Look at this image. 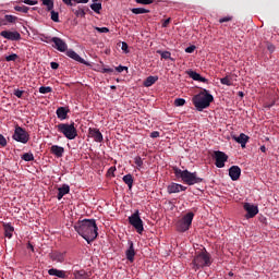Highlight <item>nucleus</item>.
Listing matches in <instances>:
<instances>
[{"instance_id":"10","label":"nucleus","mask_w":279,"mask_h":279,"mask_svg":"<svg viewBox=\"0 0 279 279\" xmlns=\"http://www.w3.org/2000/svg\"><path fill=\"white\" fill-rule=\"evenodd\" d=\"M43 5H46L47 11L51 14V21L54 23H60V14L53 11V0H41Z\"/></svg>"},{"instance_id":"49","label":"nucleus","mask_w":279,"mask_h":279,"mask_svg":"<svg viewBox=\"0 0 279 279\" xmlns=\"http://www.w3.org/2000/svg\"><path fill=\"white\" fill-rule=\"evenodd\" d=\"M116 71H118V73H123V71H128V66L119 65L116 68Z\"/></svg>"},{"instance_id":"33","label":"nucleus","mask_w":279,"mask_h":279,"mask_svg":"<svg viewBox=\"0 0 279 279\" xmlns=\"http://www.w3.org/2000/svg\"><path fill=\"white\" fill-rule=\"evenodd\" d=\"M90 9L93 10V12H96V14H99L101 12V2L92 3Z\"/></svg>"},{"instance_id":"41","label":"nucleus","mask_w":279,"mask_h":279,"mask_svg":"<svg viewBox=\"0 0 279 279\" xmlns=\"http://www.w3.org/2000/svg\"><path fill=\"white\" fill-rule=\"evenodd\" d=\"M184 104H186V100L184 98L174 99V106H177V107L184 106Z\"/></svg>"},{"instance_id":"15","label":"nucleus","mask_w":279,"mask_h":279,"mask_svg":"<svg viewBox=\"0 0 279 279\" xmlns=\"http://www.w3.org/2000/svg\"><path fill=\"white\" fill-rule=\"evenodd\" d=\"M66 253H62L60 251H52L49 253V258L52 259L53 263H64Z\"/></svg>"},{"instance_id":"44","label":"nucleus","mask_w":279,"mask_h":279,"mask_svg":"<svg viewBox=\"0 0 279 279\" xmlns=\"http://www.w3.org/2000/svg\"><path fill=\"white\" fill-rule=\"evenodd\" d=\"M135 1L142 5H151V3H154V0H135Z\"/></svg>"},{"instance_id":"29","label":"nucleus","mask_w":279,"mask_h":279,"mask_svg":"<svg viewBox=\"0 0 279 279\" xmlns=\"http://www.w3.org/2000/svg\"><path fill=\"white\" fill-rule=\"evenodd\" d=\"M122 180L124 184L129 186V189H132L134 184V177H132V174H125Z\"/></svg>"},{"instance_id":"46","label":"nucleus","mask_w":279,"mask_h":279,"mask_svg":"<svg viewBox=\"0 0 279 279\" xmlns=\"http://www.w3.org/2000/svg\"><path fill=\"white\" fill-rule=\"evenodd\" d=\"M7 145H8V140H5V136H3V134H0V146L7 147Z\"/></svg>"},{"instance_id":"45","label":"nucleus","mask_w":279,"mask_h":279,"mask_svg":"<svg viewBox=\"0 0 279 279\" xmlns=\"http://www.w3.org/2000/svg\"><path fill=\"white\" fill-rule=\"evenodd\" d=\"M232 15H227L225 17H220L219 19V23H230V21H232Z\"/></svg>"},{"instance_id":"47","label":"nucleus","mask_w":279,"mask_h":279,"mask_svg":"<svg viewBox=\"0 0 279 279\" xmlns=\"http://www.w3.org/2000/svg\"><path fill=\"white\" fill-rule=\"evenodd\" d=\"M23 90L21 89H14L13 95H15V97H17V99H21V97H23Z\"/></svg>"},{"instance_id":"59","label":"nucleus","mask_w":279,"mask_h":279,"mask_svg":"<svg viewBox=\"0 0 279 279\" xmlns=\"http://www.w3.org/2000/svg\"><path fill=\"white\" fill-rule=\"evenodd\" d=\"M27 250H31L32 252H34V246L29 242L27 243Z\"/></svg>"},{"instance_id":"13","label":"nucleus","mask_w":279,"mask_h":279,"mask_svg":"<svg viewBox=\"0 0 279 279\" xmlns=\"http://www.w3.org/2000/svg\"><path fill=\"white\" fill-rule=\"evenodd\" d=\"M0 36L2 38H5L7 40H12V41H16V40H21V33H19V31H2L0 33Z\"/></svg>"},{"instance_id":"30","label":"nucleus","mask_w":279,"mask_h":279,"mask_svg":"<svg viewBox=\"0 0 279 279\" xmlns=\"http://www.w3.org/2000/svg\"><path fill=\"white\" fill-rule=\"evenodd\" d=\"M74 278L75 279H88V274L85 270H75Z\"/></svg>"},{"instance_id":"37","label":"nucleus","mask_w":279,"mask_h":279,"mask_svg":"<svg viewBox=\"0 0 279 279\" xmlns=\"http://www.w3.org/2000/svg\"><path fill=\"white\" fill-rule=\"evenodd\" d=\"M220 83L223 84V86H232V78L230 76H226L220 78Z\"/></svg>"},{"instance_id":"11","label":"nucleus","mask_w":279,"mask_h":279,"mask_svg":"<svg viewBox=\"0 0 279 279\" xmlns=\"http://www.w3.org/2000/svg\"><path fill=\"white\" fill-rule=\"evenodd\" d=\"M50 40L53 43L52 47L57 49V51H61V53H64V51L69 49L66 41L60 37H52Z\"/></svg>"},{"instance_id":"26","label":"nucleus","mask_w":279,"mask_h":279,"mask_svg":"<svg viewBox=\"0 0 279 279\" xmlns=\"http://www.w3.org/2000/svg\"><path fill=\"white\" fill-rule=\"evenodd\" d=\"M49 276H56V278L65 279L66 278V271L60 270L57 268H50L48 270Z\"/></svg>"},{"instance_id":"58","label":"nucleus","mask_w":279,"mask_h":279,"mask_svg":"<svg viewBox=\"0 0 279 279\" xmlns=\"http://www.w3.org/2000/svg\"><path fill=\"white\" fill-rule=\"evenodd\" d=\"M169 23H171V19L165 20V22L162 23V27H167V25H169Z\"/></svg>"},{"instance_id":"53","label":"nucleus","mask_w":279,"mask_h":279,"mask_svg":"<svg viewBox=\"0 0 279 279\" xmlns=\"http://www.w3.org/2000/svg\"><path fill=\"white\" fill-rule=\"evenodd\" d=\"M50 66H51V69L53 70V71H56V70H58L59 68H60V64L58 63V62H51L50 63Z\"/></svg>"},{"instance_id":"62","label":"nucleus","mask_w":279,"mask_h":279,"mask_svg":"<svg viewBox=\"0 0 279 279\" xmlns=\"http://www.w3.org/2000/svg\"><path fill=\"white\" fill-rule=\"evenodd\" d=\"M110 88H111V90H117V86H114V85H111Z\"/></svg>"},{"instance_id":"18","label":"nucleus","mask_w":279,"mask_h":279,"mask_svg":"<svg viewBox=\"0 0 279 279\" xmlns=\"http://www.w3.org/2000/svg\"><path fill=\"white\" fill-rule=\"evenodd\" d=\"M167 191L169 195H171L173 193H180L182 191H186V186L178 183H171L170 185L167 186Z\"/></svg>"},{"instance_id":"8","label":"nucleus","mask_w":279,"mask_h":279,"mask_svg":"<svg viewBox=\"0 0 279 279\" xmlns=\"http://www.w3.org/2000/svg\"><path fill=\"white\" fill-rule=\"evenodd\" d=\"M12 138L17 143H22L23 145H26V143H29V133H27L25 129L21 126H16L12 135Z\"/></svg>"},{"instance_id":"56","label":"nucleus","mask_w":279,"mask_h":279,"mask_svg":"<svg viewBox=\"0 0 279 279\" xmlns=\"http://www.w3.org/2000/svg\"><path fill=\"white\" fill-rule=\"evenodd\" d=\"M63 3H65V5H75V3L73 2V0H63Z\"/></svg>"},{"instance_id":"21","label":"nucleus","mask_w":279,"mask_h":279,"mask_svg":"<svg viewBox=\"0 0 279 279\" xmlns=\"http://www.w3.org/2000/svg\"><path fill=\"white\" fill-rule=\"evenodd\" d=\"M69 112H71L69 107H59L56 111V114L58 119H60V121H64L65 119H68Z\"/></svg>"},{"instance_id":"14","label":"nucleus","mask_w":279,"mask_h":279,"mask_svg":"<svg viewBox=\"0 0 279 279\" xmlns=\"http://www.w3.org/2000/svg\"><path fill=\"white\" fill-rule=\"evenodd\" d=\"M65 54L75 62H80V64H85V66H88V62L84 60V58L80 57V54H77V52H75L73 49L66 50Z\"/></svg>"},{"instance_id":"36","label":"nucleus","mask_w":279,"mask_h":279,"mask_svg":"<svg viewBox=\"0 0 279 279\" xmlns=\"http://www.w3.org/2000/svg\"><path fill=\"white\" fill-rule=\"evenodd\" d=\"M22 160H25V162H32L34 160V154L33 153H25L22 156Z\"/></svg>"},{"instance_id":"5","label":"nucleus","mask_w":279,"mask_h":279,"mask_svg":"<svg viewBox=\"0 0 279 279\" xmlns=\"http://www.w3.org/2000/svg\"><path fill=\"white\" fill-rule=\"evenodd\" d=\"M192 265L195 271H197V269H204V267H210V265H213V262H210V254L206 251L201 252L194 257Z\"/></svg>"},{"instance_id":"24","label":"nucleus","mask_w":279,"mask_h":279,"mask_svg":"<svg viewBox=\"0 0 279 279\" xmlns=\"http://www.w3.org/2000/svg\"><path fill=\"white\" fill-rule=\"evenodd\" d=\"M50 154L56 156V158H62V156H64V147L59 145H52L50 147Z\"/></svg>"},{"instance_id":"25","label":"nucleus","mask_w":279,"mask_h":279,"mask_svg":"<svg viewBox=\"0 0 279 279\" xmlns=\"http://www.w3.org/2000/svg\"><path fill=\"white\" fill-rule=\"evenodd\" d=\"M58 191L57 199H62L64 195H69V193H71V186H69V184H63L58 189Z\"/></svg>"},{"instance_id":"35","label":"nucleus","mask_w":279,"mask_h":279,"mask_svg":"<svg viewBox=\"0 0 279 279\" xmlns=\"http://www.w3.org/2000/svg\"><path fill=\"white\" fill-rule=\"evenodd\" d=\"M157 53H158L163 60H171V52H170V51L157 50Z\"/></svg>"},{"instance_id":"55","label":"nucleus","mask_w":279,"mask_h":279,"mask_svg":"<svg viewBox=\"0 0 279 279\" xmlns=\"http://www.w3.org/2000/svg\"><path fill=\"white\" fill-rule=\"evenodd\" d=\"M102 73H114V69L112 68H104Z\"/></svg>"},{"instance_id":"28","label":"nucleus","mask_w":279,"mask_h":279,"mask_svg":"<svg viewBox=\"0 0 279 279\" xmlns=\"http://www.w3.org/2000/svg\"><path fill=\"white\" fill-rule=\"evenodd\" d=\"M158 82V76H148L145 81H144V86L146 88H149V86H154L155 83Z\"/></svg>"},{"instance_id":"22","label":"nucleus","mask_w":279,"mask_h":279,"mask_svg":"<svg viewBox=\"0 0 279 279\" xmlns=\"http://www.w3.org/2000/svg\"><path fill=\"white\" fill-rule=\"evenodd\" d=\"M19 21V17L15 15H3V20H0V26L14 25Z\"/></svg>"},{"instance_id":"23","label":"nucleus","mask_w":279,"mask_h":279,"mask_svg":"<svg viewBox=\"0 0 279 279\" xmlns=\"http://www.w3.org/2000/svg\"><path fill=\"white\" fill-rule=\"evenodd\" d=\"M187 75H189V77L194 80V82H203L204 84H206V82H208V78L203 77L199 73H197L193 70L187 71Z\"/></svg>"},{"instance_id":"40","label":"nucleus","mask_w":279,"mask_h":279,"mask_svg":"<svg viewBox=\"0 0 279 279\" xmlns=\"http://www.w3.org/2000/svg\"><path fill=\"white\" fill-rule=\"evenodd\" d=\"M17 58H19V54L12 53V54L5 57V61L7 62H14V61H16Z\"/></svg>"},{"instance_id":"19","label":"nucleus","mask_w":279,"mask_h":279,"mask_svg":"<svg viewBox=\"0 0 279 279\" xmlns=\"http://www.w3.org/2000/svg\"><path fill=\"white\" fill-rule=\"evenodd\" d=\"M232 140L239 143L241 148L244 149L245 145H247V141H250V136L245 135V133H241L239 136L233 135Z\"/></svg>"},{"instance_id":"20","label":"nucleus","mask_w":279,"mask_h":279,"mask_svg":"<svg viewBox=\"0 0 279 279\" xmlns=\"http://www.w3.org/2000/svg\"><path fill=\"white\" fill-rule=\"evenodd\" d=\"M89 136L94 138L95 143L104 142V134H101L99 129H89Z\"/></svg>"},{"instance_id":"7","label":"nucleus","mask_w":279,"mask_h":279,"mask_svg":"<svg viewBox=\"0 0 279 279\" xmlns=\"http://www.w3.org/2000/svg\"><path fill=\"white\" fill-rule=\"evenodd\" d=\"M193 217H195V214H193L192 211L183 216L182 219L177 222L178 232L189 231L193 223Z\"/></svg>"},{"instance_id":"39","label":"nucleus","mask_w":279,"mask_h":279,"mask_svg":"<svg viewBox=\"0 0 279 279\" xmlns=\"http://www.w3.org/2000/svg\"><path fill=\"white\" fill-rule=\"evenodd\" d=\"M134 162H135L137 169H141L143 167V158H141V156H136L134 158Z\"/></svg>"},{"instance_id":"3","label":"nucleus","mask_w":279,"mask_h":279,"mask_svg":"<svg viewBox=\"0 0 279 279\" xmlns=\"http://www.w3.org/2000/svg\"><path fill=\"white\" fill-rule=\"evenodd\" d=\"M175 178H179L187 184L189 186H193L194 184H202L204 182L203 178L197 177V172H191L189 170H182L178 167L173 168Z\"/></svg>"},{"instance_id":"48","label":"nucleus","mask_w":279,"mask_h":279,"mask_svg":"<svg viewBox=\"0 0 279 279\" xmlns=\"http://www.w3.org/2000/svg\"><path fill=\"white\" fill-rule=\"evenodd\" d=\"M23 3H26V5H36L38 1L36 0H24Z\"/></svg>"},{"instance_id":"2","label":"nucleus","mask_w":279,"mask_h":279,"mask_svg":"<svg viewBox=\"0 0 279 279\" xmlns=\"http://www.w3.org/2000/svg\"><path fill=\"white\" fill-rule=\"evenodd\" d=\"M215 101V97L207 92V89H203V92L196 94L192 98V102L195 106L196 110L198 112H202V110H206V108H210V104Z\"/></svg>"},{"instance_id":"61","label":"nucleus","mask_w":279,"mask_h":279,"mask_svg":"<svg viewBox=\"0 0 279 279\" xmlns=\"http://www.w3.org/2000/svg\"><path fill=\"white\" fill-rule=\"evenodd\" d=\"M3 11H0V21H3Z\"/></svg>"},{"instance_id":"57","label":"nucleus","mask_w":279,"mask_h":279,"mask_svg":"<svg viewBox=\"0 0 279 279\" xmlns=\"http://www.w3.org/2000/svg\"><path fill=\"white\" fill-rule=\"evenodd\" d=\"M74 5H77V3H88V0H73Z\"/></svg>"},{"instance_id":"4","label":"nucleus","mask_w":279,"mask_h":279,"mask_svg":"<svg viewBox=\"0 0 279 279\" xmlns=\"http://www.w3.org/2000/svg\"><path fill=\"white\" fill-rule=\"evenodd\" d=\"M58 132L63 134L68 141H75L77 138V129L75 128V122L60 123L57 125Z\"/></svg>"},{"instance_id":"63","label":"nucleus","mask_w":279,"mask_h":279,"mask_svg":"<svg viewBox=\"0 0 279 279\" xmlns=\"http://www.w3.org/2000/svg\"><path fill=\"white\" fill-rule=\"evenodd\" d=\"M243 96H244L243 92H239V97H243Z\"/></svg>"},{"instance_id":"16","label":"nucleus","mask_w":279,"mask_h":279,"mask_svg":"<svg viewBox=\"0 0 279 279\" xmlns=\"http://www.w3.org/2000/svg\"><path fill=\"white\" fill-rule=\"evenodd\" d=\"M128 245L129 248L125 251V256L130 263H133L134 257L136 256V251H134V242L132 240H129Z\"/></svg>"},{"instance_id":"1","label":"nucleus","mask_w":279,"mask_h":279,"mask_svg":"<svg viewBox=\"0 0 279 279\" xmlns=\"http://www.w3.org/2000/svg\"><path fill=\"white\" fill-rule=\"evenodd\" d=\"M74 230L88 244L93 243V241L99 236V233L97 232L99 228L97 227V221L95 219L78 220L74 225Z\"/></svg>"},{"instance_id":"32","label":"nucleus","mask_w":279,"mask_h":279,"mask_svg":"<svg viewBox=\"0 0 279 279\" xmlns=\"http://www.w3.org/2000/svg\"><path fill=\"white\" fill-rule=\"evenodd\" d=\"M72 12H74L75 16L84 19L86 16V11H84L83 8L73 9Z\"/></svg>"},{"instance_id":"42","label":"nucleus","mask_w":279,"mask_h":279,"mask_svg":"<svg viewBox=\"0 0 279 279\" xmlns=\"http://www.w3.org/2000/svg\"><path fill=\"white\" fill-rule=\"evenodd\" d=\"M96 32H98L99 34H108V32H110L109 27H95Z\"/></svg>"},{"instance_id":"27","label":"nucleus","mask_w":279,"mask_h":279,"mask_svg":"<svg viewBox=\"0 0 279 279\" xmlns=\"http://www.w3.org/2000/svg\"><path fill=\"white\" fill-rule=\"evenodd\" d=\"M3 228H4V236H7V239H12L14 227L11 223H4Z\"/></svg>"},{"instance_id":"51","label":"nucleus","mask_w":279,"mask_h":279,"mask_svg":"<svg viewBox=\"0 0 279 279\" xmlns=\"http://www.w3.org/2000/svg\"><path fill=\"white\" fill-rule=\"evenodd\" d=\"M267 49L268 51H270V53H274V51H276V46H274L272 44H267Z\"/></svg>"},{"instance_id":"12","label":"nucleus","mask_w":279,"mask_h":279,"mask_svg":"<svg viewBox=\"0 0 279 279\" xmlns=\"http://www.w3.org/2000/svg\"><path fill=\"white\" fill-rule=\"evenodd\" d=\"M243 208L246 211V219H254V216L258 215V206L252 203H244Z\"/></svg>"},{"instance_id":"64","label":"nucleus","mask_w":279,"mask_h":279,"mask_svg":"<svg viewBox=\"0 0 279 279\" xmlns=\"http://www.w3.org/2000/svg\"><path fill=\"white\" fill-rule=\"evenodd\" d=\"M229 276H234V272H233V271H230V272H229Z\"/></svg>"},{"instance_id":"6","label":"nucleus","mask_w":279,"mask_h":279,"mask_svg":"<svg viewBox=\"0 0 279 279\" xmlns=\"http://www.w3.org/2000/svg\"><path fill=\"white\" fill-rule=\"evenodd\" d=\"M129 223L130 226H133L137 234H143V232H145L143 219H141V211H138V209H136L134 214L129 217Z\"/></svg>"},{"instance_id":"50","label":"nucleus","mask_w":279,"mask_h":279,"mask_svg":"<svg viewBox=\"0 0 279 279\" xmlns=\"http://www.w3.org/2000/svg\"><path fill=\"white\" fill-rule=\"evenodd\" d=\"M129 49V46H128V43L123 41L122 43V51H124L125 53H130V50Z\"/></svg>"},{"instance_id":"31","label":"nucleus","mask_w":279,"mask_h":279,"mask_svg":"<svg viewBox=\"0 0 279 279\" xmlns=\"http://www.w3.org/2000/svg\"><path fill=\"white\" fill-rule=\"evenodd\" d=\"M132 14H149V10L145 8H133L131 9Z\"/></svg>"},{"instance_id":"9","label":"nucleus","mask_w":279,"mask_h":279,"mask_svg":"<svg viewBox=\"0 0 279 279\" xmlns=\"http://www.w3.org/2000/svg\"><path fill=\"white\" fill-rule=\"evenodd\" d=\"M214 159L216 160L215 165L218 169H223V167H226V162H228L227 154L221 150L214 151Z\"/></svg>"},{"instance_id":"17","label":"nucleus","mask_w":279,"mask_h":279,"mask_svg":"<svg viewBox=\"0 0 279 279\" xmlns=\"http://www.w3.org/2000/svg\"><path fill=\"white\" fill-rule=\"evenodd\" d=\"M229 178L233 182H236V180L241 178V168L239 166H232L231 168H229Z\"/></svg>"},{"instance_id":"38","label":"nucleus","mask_w":279,"mask_h":279,"mask_svg":"<svg viewBox=\"0 0 279 279\" xmlns=\"http://www.w3.org/2000/svg\"><path fill=\"white\" fill-rule=\"evenodd\" d=\"M53 90V88L49 87V86H41L39 87V93L41 95H47V93H51Z\"/></svg>"},{"instance_id":"60","label":"nucleus","mask_w":279,"mask_h":279,"mask_svg":"<svg viewBox=\"0 0 279 279\" xmlns=\"http://www.w3.org/2000/svg\"><path fill=\"white\" fill-rule=\"evenodd\" d=\"M260 151H263V154H265V151H267V147H265V145L260 146Z\"/></svg>"},{"instance_id":"54","label":"nucleus","mask_w":279,"mask_h":279,"mask_svg":"<svg viewBox=\"0 0 279 279\" xmlns=\"http://www.w3.org/2000/svg\"><path fill=\"white\" fill-rule=\"evenodd\" d=\"M160 136V132L154 131L150 133V138H158Z\"/></svg>"},{"instance_id":"34","label":"nucleus","mask_w":279,"mask_h":279,"mask_svg":"<svg viewBox=\"0 0 279 279\" xmlns=\"http://www.w3.org/2000/svg\"><path fill=\"white\" fill-rule=\"evenodd\" d=\"M15 12H22L23 14H27L29 12V7L26 5H15Z\"/></svg>"},{"instance_id":"43","label":"nucleus","mask_w":279,"mask_h":279,"mask_svg":"<svg viewBox=\"0 0 279 279\" xmlns=\"http://www.w3.org/2000/svg\"><path fill=\"white\" fill-rule=\"evenodd\" d=\"M39 40H41V43H47V44L52 43L51 41V37L50 36H46V35H40L39 36Z\"/></svg>"},{"instance_id":"52","label":"nucleus","mask_w":279,"mask_h":279,"mask_svg":"<svg viewBox=\"0 0 279 279\" xmlns=\"http://www.w3.org/2000/svg\"><path fill=\"white\" fill-rule=\"evenodd\" d=\"M193 51H195V46L193 45L185 48V53H193Z\"/></svg>"}]
</instances>
